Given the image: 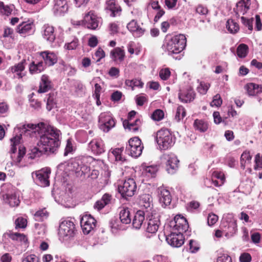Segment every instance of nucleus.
I'll use <instances>...</instances> for the list:
<instances>
[{
    "label": "nucleus",
    "instance_id": "f257e3e1",
    "mask_svg": "<svg viewBox=\"0 0 262 262\" xmlns=\"http://www.w3.org/2000/svg\"><path fill=\"white\" fill-rule=\"evenodd\" d=\"M20 135H31L38 133L39 139L37 146L43 147L48 152L54 153L60 145L61 133L54 126L47 125L43 122L38 124H22L17 127Z\"/></svg>",
    "mask_w": 262,
    "mask_h": 262
},
{
    "label": "nucleus",
    "instance_id": "f03ea898",
    "mask_svg": "<svg viewBox=\"0 0 262 262\" xmlns=\"http://www.w3.org/2000/svg\"><path fill=\"white\" fill-rule=\"evenodd\" d=\"M155 140L161 150H167L171 147L176 141V137L167 128H162L156 133Z\"/></svg>",
    "mask_w": 262,
    "mask_h": 262
},
{
    "label": "nucleus",
    "instance_id": "7ed1b4c3",
    "mask_svg": "<svg viewBox=\"0 0 262 262\" xmlns=\"http://www.w3.org/2000/svg\"><path fill=\"white\" fill-rule=\"evenodd\" d=\"M186 38L183 34H179L166 40V50L169 55L178 54L185 48Z\"/></svg>",
    "mask_w": 262,
    "mask_h": 262
},
{
    "label": "nucleus",
    "instance_id": "20e7f679",
    "mask_svg": "<svg viewBox=\"0 0 262 262\" xmlns=\"http://www.w3.org/2000/svg\"><path fill=\"white\" fill-rule=\"evenodd\" d=\"M21 124L17 126L16 128H15V132H18L19 133V135H16L13 138L11 139V152L12 153V155H11V159L12 160L13 163L17 165L19 163V162L21 161L22 158H23L24 156L25 155L26 153L25 149H19V152L17 154V156L15 155V152L16 151V145L19 143L20 140V136L22 135H20L21 133L20 131L17 129V127H19Z\"/></svg>",
    "mask_w": 262,
    "mask_h": 262
},
{
    "label": "nucleus",
    "instance_id": "39448f33",
    "mask_svg": "<svg viewBox=\"0 0 262 262\" xmlns=\"http://www.w3.org/2000/svg\"><path fill=\"white\" fill-rule=\"evenodd\" d=\"M137 185L133 179L129 178L124 181L122 185L118 186V189L121 196L127 199L135 194L136 191Z\"/></svg>",
    "mask_w": 262,
    "mask_h": 262
},
{
    "label": "nucleus",
    "instance_id": "423d86ee",
    "mask_svg": "<svg viewBox=\"0 0 262 262\" xmlns=\"http://www.w3.org/2000/svg\"><path fill=\"white\" fill-rule=\"evenodd\" d=\"M143 149V146L142 145L141 140L136 137L129 140L126 151L130 156L137 158L141 155Z\"/></svg>",
    "mask_w": 262,
    "mask_h": 262
},
{
    "label": "nucleus",
    "instance_id": "0eeeda50",
    "mask_svg": "<svg viewBox=\"0 0 262 262\" xmlns=\"http://www.w3.org/2000/svg\"><path fill=\"white\" fill-rule=\"evenodd\" d=\"M99 128L104 132H108L115 125V122L110 112L100 114L99 117Z\"/></svg>",
    "mask_w": 262,
    "mask_h": 262
},
{
    "label": "nucleus",
    "instance_id": "6e6552de",
    "mask_svg": "<svg viewBox=\"0 0 262 262\" xmlns=\"http://www.w3.org/2000/svg\"><path fill=\"white\" fill-rule=\"evenodd\" d=\"M75 229V225L73 222L63 221L60 224L58 234L60 237L68 239L74 236Z\"/></svg>",
    "mask_w": 262,
    "mask_h": 262
},
{
    "label": "nucleus",
    "instance_id": "1a4fd4ad",
    "mask_svg": "<svg viewBox=\"0 0 262 262\" xmlns=\"http://www.w3.org/2000/svg\"><path fill=\"white\" fill-rule=\"evenodd\" d=\"M51 170L49 168L42 169L40 170L32 173V177H36V181L37 184L41 187L48 186L50 185L49 180Z\"/></svg>",
    "mask_w": 262,
    "mask_h": 262
},
{
    "label": "nucleus",
    "instance_id": "9d476101",
    "mask_svg": "<svg viewBox=\"0 0 262 262\" xmlns=\"http://www.w3.org/2000/svg\"><path fill=\"white\" fill-rule=\"evenodd\" d=\"M146 221H147L146 232L151 234H155L157 232L160 225V220L158 215L153 213L147 214Z\"/></svg>",
    "mask_w": 262,
    "mask_h": 262
},
{
    "label": "nucleus",
    "instance_id": "9b49d317",
    "mask_svg": "<svg viewBox=\"0 0 262 262\" xmlns=\"http://www.w3.org/2000/svg\"><path fill=\"white\" fill-rule=\"evenodd\" d=\"M222 225L225 228V231H226V235L232 236L236 233V222L232 214H228L226 218H224Z\"/></svg>",
    "mask_w": 262,
    "mask_h": 262
},
{
    "label": "nucleus",
    "instance_id": "f8f14e48",
    "mask_svg": "<svg viewBox=\"0 0 262 262\" xmlns=\"http://www.w3.org/2000/svg\"><path fill=\"white\" fill-rule=\"evenodd\" d=\"M84 25L88 28L96 30L100 24V18L92 11L89 12L84 17Z\"/></svg>",
    "mask_w": 262,
    "mask_h": 262
},
{
    "label": "nucleus",
    "instance_id": "ddd939ff",
    "mask_svg": "<svg viewBox=\"0 0 262 262\" xmlns=\"http://www.w3.org/2000/svg\"><path fill=\"white\" fill-rule=\"evenodd\" d=\"M96 221L91 215L83 216L80 221V225L84 234H89L96 227Z\"/></svg>",
    "mask_w": 262,
    "mask_h": 262
},
{
    "label": "nucleus",
    "instance_id": "4468645a",
    "mask_svg": "<svg viewBox=\"0 0 262 262\" xmlns=\"http://www.w3.org/2000/svg\"><path fill=\"white\" fill-rule=\"evenodd\" d=\"M167 243L173 247H181L184 243V237L181 233L172 232L166 237Z\"/></svg>",
    "mask_w": 262,
    "mask_h": 262
},
{
    "label": "nucleus",
    "instance_id": "2eb2a0df",
    "mask_svg": "<svg viewBox=\"0 0 262 262\" xmlns=\"http://www.w3.org/2000/svg\"><path fill=\"white\" fill-rule=\"evenodd\" d=\"M173 226V230L177 231V232L181 233L185 232L188 228V224L187 220L183 216L180 215H176L174 218L173 223H171Z\"/></svg>",
    "mask_w": 262,
    "mask_h": 262
},
{
    "label": "nucleus",
    "instance_id": "dca6fc26",
    "mask_svg": "<svg viewBox=\"0 0 262 262\" xmlns=\"http://www.w3.org/2000/svg\"><path fill=\"white\" fill-rule=\"evenodd\" d=\"M141 207L144 208L147 214L153 213L152 198L149 194H143L140 196L139 202Z\"/></svg>",
    "mask_w": 262,
    "mask_h": 262
},
{
    "label": "nucleus",
    "instance_id": "f3484780",
    "mask_svg": "<svg viewBox=\"0 0 262 262\" xmlns=\"http://www.w3.org/2000/svg\"><path fill=\"white\" fill-rule=\"evenodd\" d=\"M166 169L168 173L173 174L176 171L178 167V163L179 162L177 157L173 154L168 155L165 156Z\"/></svg>",
    "mask_w": 262,
    "mask_h": 262
},
{
    "label": "nucleus",
    "instance_id": "a211bd4d",
    "mask_svg": "<svg viewBox=\"0 0 262 262\" xmlns=\"http://www.w3.org/2000/svg\"><path fill=\"white\" fill-rule=\"evenodd\" d=\"M42 37L49 43H53L56 38L55 28L49 24H46L42 27Z\"/></svg>",
    "mask_w": 262,
    "mask_h": 262
},
{
    "label": "nucleus",
    "instance_id": "6ab92c4d",
    "mask_svg": "<svg viewBox=\"0 0 262 262\" xmlns=\"http://www.w3.org/2000/svg\"><path fill=\"white\" fill-rule=\"evenodd\" d=\"M251 2L250 0H241L236 3L233 11L237 17L245 15L249 10Z\"/></svg>",
    "mask_w": 262,
    "mask_h": 262
},
{
    "label": "nucleus",
    "instance_id": "aec40b11",
    "mask_svg": "<svg viewBox=\"0 0 262 262\" xmlns=\"http://www.w3.org/2000/svg\"><path fill=\"white\" fill-rule=\"evenodd\" d=\"M68 9L67 0H54L53 11L56 15H61L66 13Z\"/></svg>",
    "mask_w": 262,
    "mask_h": 262
},
{
    "label": "nucleus",
    "instance_id": "412c9836",
    "mask_svg": "<svg viewBox=\"0 0 262 262\" xmlns=\"http://www.w3.org/2000/svg\"><path fill=\"white\" fill-rule=\"evenodd\" d=\"M89 148L95 155H100L104 151V143L101 139H94L89 144Z\"/></svg>",
    "mask_w": 262,
    "mask_h": 262
},
{
    "label": "nucleus",
    "instance_id": "4be33fe9",
    "mask_svg": "<svg viewBox=\"0 0 262 262\" xmlns=\"http://www.w3.org/2000/svg\"><path fill=\"white\" fill-rule=\"evenodd\" d=\"M26 60H23L21 62L12 66L8 70L9 73H12L15 74L14 77L17 78H22L24 76L25 74L23 72L25 69Z\"/></svg>",
    "mask_w": 262,
    "mask_h": 262
},
{
    "label": "nucleus",
    "instance_id": "5701e85b",
    "mask_svg": "<svg viewBox=\"0 0 262 262\" xmlns=\"http://www.w3.org/2000/svg\"><path fill=\"white\" fill-rule=\"evenodd\" d=\"M195 94L191 88L184 91H180L179 98L182 102L187 103L192 101L195 98Z\"/></svg>",
    "mask_w": 262,
    "mask_h": 262
},
{
    "label": "nucleus",
    "instance_id": "b1692460",
    "mask_svg": "<svg viewBox=\"0 0 262 262\" xmlns=\"http://www.w3.org/2000/svg\"><path fill=\"white\" fill-rule=\"evenodd\" d=\"M40 55L45 61V66H52L57 61V56L53 52L46 51L41 52Z\"/></svg>",
    "mask_w": 262,
    "mask_h": 262
},
{
    "label": "nucleus",
    "instance_id": "393cba45",
    "mask_svg": "<svg viewBox=\"0 0 262 262\" xmlns=\"http://www.w3.org/2000/svg\"><path fill=\"white\" fill-rule=\"evenodd\" d=\"M146 217V213L144 210H138L136 213L133 220V226L136 229H139Z\"/></svg>",
    "mask_w": 262,
    "mask_h": 262
},
{
    "label": "nucleus",
    "instance_id": "a878e982",
    "mask_svg": "<svg viewBox=\"0 0 262 262\" xmlns=\"http://www.w3.org/2000/svg\"><path fill=\"white\" fill-rule=\"evenodd\" d=\"M11 238V239L15 240H22L25 238V236L23 234L18 233H13L10 231L5 233L3 236V242L4 245V247L6 249L8 248V238Z\"/></svg>",
    "mask_w": 262,
    "mask_h": 262
},
{
    "label": "nucleus",
    "instance_id": "bb28decb",
    "mask_svg": "<svg viewBox=\"0 0 262 262\" xmlns=\"http://www.w3.org/2000/svg\"><path fill=\"white\" fill-rule=\"evenodd\" d=\"M123 125L125 129H128L133 133H136L140 128L141 121L140 119H136L135 121H124Z\"/></svg>",
    "mask_w": 262,
    "mask_h": 262
},
{
    "label": "nucleus",
    "instance_id": "cd10ccee",
    "mask_svg": "<svg viewBox=\"0 0 262 262\" xmlns=\"http://www.w3.org/2000/svg\"><path fill=\"white\" fill-rule=\"evenodd\" d=\"M4 200L5 203L10 207H17L20 203L18 196L15 193H9L4 196Z\"/></svg>",
    "mask_w": 262,
    "mask_h": 262
},
{
    "label": "nucleus",
    "instance_id": "c85d7f7f",
    "mask_svg": "<svg viewBox=\"0 0 262 262\" xmlns=\"http://www.w3.org/2000/svg\"><path fill=\"white\" fill-rule=\"evenodd\" d=\"M106 8L111 12L110 14L111 16L115 17L120 15L121 9L119 6L116 4L115 0L107 1Z\"/></svg>",
    "mask_w": 262,
    "mask_h": 262
},
{
    "label": "nucleus",
    "instance_id": "c756f323",
    "mask_svg": "<svg viewBox=\"0 0 262 262\" xmlns=\"http://www.w3.org/2000/svg\"><path fill=\"white\" fill-rule=\"evenodd\" d=\"M128 30L136 37H140L143 34L144 30L140 28L135 20H131L127 25Z\"/></svg>",
    "mask_w": 262,
    "mask_h": 262
},
{
    "label": "nucleus",
    "instance_id": "7c9ffc66",
    "mask_svg": "<svg viewBox=\"0 0 262 262\" xmlns=\"http://www.w3.org/2000/svg\"><path fill=\"white\" fill-rule=\"evenodd\" d=\"M45 69V64L42 61H33L29 65V72L31 74L41 72Z\"/></svg>",
    "mask_w": 262,
    "mask_h": 262
},
{
    "label": "nucleus",
    "instance_id": "2f4dec72",
    "mask_svg": "<svg viewBox=\"0 0 262 262\" xmlns=\"http://www.w3.org/2000/svg\"><path fill=\"white\" fill-rule=\"evenodd\" d=\"M159 201L164 207L170 205L171 202V196L170 192L165 189H162L160 191Z\"/></svg>",
    "mask_w": 262,
    "mask_h": 262
},
{
    "label": "nucleus",
    "instance_id": "473e14b6",
    "mask_svg": "<svg viewBox=\"0 0 262 262\" xmlns=\"http://www.w3.org/2000/svg\"><path fill=\"white\" fill-rule=\"evenodd\" d=\"M111 58L115 61H122L125 57V52L122 49L117 47L111 51Z\"/></svg>",
    "mask_w": 262,
    "mask_h": 262
},
{
    "label": "nucleus",
    "instance_id": "72a5a7b5",
    "mask_svg": "<svg viewBox=\"0 0 262 262\" xmlns=\"http://www.w3.org/2000/svg\"><path fill=\"white\" fill-rule=\"evenodd\" d=\"M32 22H23L17 28V32L21 34L31 33L33 32Z\"/></svg>",
    "mask_w": 262,
    "mask_h": 262
},
{
    "label": "nucleus",
    "instance_id": "f704fd0d",
    "mask_svg": "<svg viewBox=\"0 0 262 262\" xmlns=\"http://www.w3.org/2000/svg\"><path fill=\"white\" fill-rule=\"evenodd\" d=\"M51 88V85L49 77L46 75L42 76L38 92L39 93H45Z\"/></svg>",
    "mask_w": 262,
    "mask_h": 262
},
{
    "label": "nucleus",
    "instance_id": "c9c22d12",
    "mask_svg": "<svg viewBox=\"0 0 262 262\" xmlns=\"http://www.w3.org/2000/svg\"><path fill=\"white\" fill-rule=\"evenodd\" d=\"M111 199L112 196L108 193H105L102 196L101 200L96 202L94 207L98 210H100L108 204L111 202Z\"/></svg>",
    "mask_w": 262,
    "mask_h": 262
},
{
    "label": "nucleus",
    "instance_id": "e433bc0d",
    "mask_svg": "<svg viewBox=\"0 0 262 262\" xmlns=\"http://www.w3.org/2000/svg\"><path fill=\"white\" fill-rule=\"evenodd\" d=\"M47 152L48 151L43 147L37 146L31 149L29 153V158L31 159H34L40 157L42 155Z\"/></svg>",
    "mask_w": 262,
    "mask_h": 262
},
{
    "label": "nucleus",
    "instance_id": "4c0bfd02",
    "mask_svg": "<svg viewBox=\"0 0 262 262\" xmlns=\"http://www.w3.org/2000/svg\"><path fill=\"white\" fill-rule=\"evenodd\" d=\"M120 219L122 223L127 224L131 222L130 212L128 208H123L120 211Z\"/></svg>",
    "mask_w": 262,
    "mask_h": 262
},
{
    "label": "nucleus",
    "instance_id": "58836bf2",
    "mask_svg": "<svg viewBox=\"0 0 262 262\" xmlns=\"http://www.w3.org/2000/svg\"><path fill=\"white\" fill-rule=\"evenodd\" d=\"M193 126L195 130L203 133L208 129V123L203 120L196 119L194 122Z\"/></svg>",
    "mask_w": 262,
    "mask_h": 262
},
{
    "label": "nucleus",
    "instance_id": "ea45409f",
    "mask_svg": "<svg viewBox=\"0 0 262 262\" xmlns=\"http://www.w3.org/2000/svg\"><path fill=\"white\" fill-rule=\"evenodd\" d=\"M248 46L244 43L240 44L237 48L236 54L239 58H245L248 54Z\"/></svg>",
    "mask_w": 262,
    "mask_h": 262
},
{
    "label": "nucleus",
    "instance_id": "a19ab883",
    "mask_svg": "<svg viewBox=\"0 0 262 262\" xmlns=\"http://www.w3.org/2000/svg\"><path fill=\"white\" fill-rule=\"evenodd\" d=\"M246 89L248 95L250 96H255L260 92L258 85L253 83L247 84Z\"/></svg>",
    "mask_w": 262,
    "mask_h": 262
},
{
    "label": "nucleus",
    "instance_id": "79ce46f5",
    "mask_svg": "<svg viewBox=\"0 0 262 262\" xmlns=\"http://www.w3.org/2000/svg\"><path fill=\"white\" fill-rule=\"evenodd\" d=\"M35 221L37 222L43 221L48 216V213L45 208L40 209L36 211L34 214Z\"/></svg>",
    "mask_w": 262,
    "mask_h": 262
},
{
    "label": "nucleus",
    "instance_id": "37998d69",
    "mask_svg": "<svg viewBox=\"0 0 262 262\" xmlns=\"http://www.w3.org/2000/svg\"><path fill=\"white\" fill-rule=\"evenodd\" d=\"M252 156L250 155V151H244L241 157V167L242 169L245 168L246 163H250Z\"/></svg>",
    "mask_w": 262,
    "mask_h": 262
},
{
    "label": "nucleus",
    "instance_id": "c03bdc74",
    "mask_svg": "<svg viewBox=\"0 0 262 262\" xmlns=\"http://www.w3.org/2000/svg\"><path fill=\"white\" fill-rule=\"evenodd\" d=\"M226 28L231 33H236L239 29L238 25L232 19L228 20Z\"/></svg>",
    "mask_w": 262,
    "mask_h": 262
},
{
    "label": "nucleus",
    "instance_id": "a18cd8bd",
    "mask_svg": "<svg viewBox=\"0 0 262 262\" xmlns=\"http://www.w3.org/2000/svg\"><path fill=\"white\" fill-rule=\"evenodd\" d=\"M55 105V95L54 93H50L47 99V108L48 111H51Z\"/></svg>",
    "mask_w": 262,
    "mask_h": 262
},
{
    "label": "nucleus",
    "instance_id": "49530a36",
    "mask_svg": "<svg viewBox=\"0 0 262 262\" xmlns=\"http://www.w3.org/2000/svg\"><path fill=\"white\" fill-rule=\"evenodd\" d=\"M210 86V85L209 83L200 81L199 85L197 87V91L200 94L205 95L207 92Z\"/></svg>",
    "mask_w": 262,
    "mask_h": 262
},
{
    "label": "nucleus",
    "instance_id": "de8ad7c7",
    "mask_svg": "<svg viewBox=\"0 0 262 262\" xmlns=\"http://www.w3.org/2000/svg\"><path fill=\"white\" fill-rule=\"evenodd\" d=\"M158 170V168L157 166L151 165L146 167L144 172L146 173L147 177L154 178L156 176Z\"/></svg>",
    "mask_w": 262,
    "mask_h": 262
},
{
    "label": "nucleus",
    "instance_id": "09e8293b",
    "mask_svg": "<svg viewBox=\"0 0 262 262\" xmlns=\"http://www.w3.org/2000/svg\"><path fill=\"white\" fill-rule=\"evenodd\" d=\"M123 149L122 148H118L114 149L112 153L115 157L116 161L123 162L125 161V159L122 157V152Z\"/></svg>",
    "mask_w": 262,
    "mask_h": 262
},
{
    "label": "nucleus",
    "instance_id": "8fccbe9b",
    "mask_svg": "<svg viewBox=\"0 0 262 262\" xmlns=\"http://www.w3.org/2000/svg\"><path fill=\"white\" fill-rule=\"evenodd\" d=\"M186 116V111L184 107L181 105L179 106L177 108L175 118L177 121H180Z\"/></svg>",
    "mask_w": 262,
    "mask_h": 262
},
{
    "label": "nucleus",
    "instance_id": "3c124183",
    "mask_svg": "<svg viewBox=\"0 0 262 262\" xmlns=\"http://www.w3.org/2000/svg\"><path fill=\"white\" fill-rule=\"evenodd\" d=\"M241 22L244 26L247 27L248 29L251 31L253 30V18H248L246 17L242 16L241 17Z\"/></svg>",
    "mask_w": 262,
    "mask_h": 262
},
{
    "label": "nucleus",
    "instance_id": "603ef678",
    "mask_svg": "<svg viewBox=\"0 0 262 262\" xmlns=\"http://www.w3.org/2000/svg\"><path fill=\"white\" fill-rule=\"evenodd\" d=\"M164 116V113L163 111L160 109L155 110L151 115V118L157 121L161 120Z\"/></svg>",
    "mask_w": 262,
    "mask_h": 262
},
{
    "label": "nucleus",
    "instance_id": "864d4df0",
    "mask_svg": "<svg viewBox=\"0 0 262 262\" xmlns=\"http://www.w3.org/2000/svg\"><path fill=\"white\" fill-rule=\"evenodd\" d=\"M125 83L127 85L132 87L137 86L142 88L143 85V83L139 79H135L133 80H126L125 81Z\"/></svg>",
    "mask_w": 262,
    "mask_h": 262
},
{
    "label": "nucleus",
    "instance_id": "5fc2aeb1",
    "mask_svg": "<svg viewBox=\"0 0 262 262\" xmlns=\"http://www.w3.org/2000/svg\"><path fill=\"white\" fill-rule=\"evenodd\" d=\"M255 165L254 169L255 170L262 169V156L259 153L256 155L254 159Z\"/></svg>",
    "mask_w": 262,
    "mask_h": 262
},
{
    "label": "nucleus",
    "instance_id": "6e6d98bb",
    "mask_svg": "<svg viewBox=\"0 0 262 262\" xmlns=\"http://www.w3.org/2000/svg\"><path fill=\"white\" fill-rule=\"evenodd\" d=\"M16 228H24L26 227L27 220L23 217H18L15 222Z\"/></svg>",
    "mask_w": 262,
    "mask_h": 262
},
{
    "label": "nucleus",
    "instance_id": "4d7b16f0",
    "mask_svg": "<svg viewBox=\"0 0 262 262\" xmlns=\"http://www.w3.org/2000/svg\"><path fill=\"white\" fill-rule=\"evenodd\" d=\"M78 39L75 38L71 42L66 43L64 47L69 50H74L78 46Z\"/></svg>",
    "mask_w": 262,
    "mask_h": 262
},
{
    "label": "nucleus",
    "instance_id": "13d9d810",
    "mask_svg": "<svg viewBox=\"0 0 262 262\" xmlns=\"http://www.w3.org/2000/svg\"><path fill=\"white\" fill-rule=\"evenodd\" d=\"M222 103V100L220 94H216L213 97V100L210 103L211 106L218 107Z\"/></svg>",
    "mask_w": 262,
    "mask_h": 262
},
{
    "label": "nucleus",
    "instance_id": "bf43d9fd",
    "mask_svg": "<svg viewBox=\"0 0 262 262\" xmlns=\"http://www.w3.org/2000/svg\"><path fill=\"white\" fill-rule=\"evenodd\" d=\"M73 151V146L71 140L69 139L67 140V144L64 149V156H67L68 154L72 153Z\"/></svg>",
    "mask_w": 262,
    "mask_h": 262
},
{
    "label": "nucleus",
    "instance_id": "052dcab7",
    "mask_svg": "<svg viewBox=\"0 0 262 262\" xmlns=\"http://www.w3.org/2000/svg\"><path fill=\"white\" fill-rule=\"evenodd\" d=\"M170 75V72L167 68L162 69L159 73V76L160 78L163 80H167Z\"/></svg>",
    "mask_w": 262,
    "mask_h": 262
},
{
    "label": "nucleus",
    "instance_id": "680f3d73",
    "mask_svg": "<svg viewBox=\"0 0 262 262\" xmlns=\"http://www.w3.org/2000/svg\"><path fill=\"white\" fill-rule=\"evenodd\" d=\"M207 220L208 225L211 226L217 221L218 216L214 213H210L208 214Z\"/></svg>",
    "mask_w": 262,
    "mask_h": 262
},
{
    "label": "nucleus",
    "instance_id": "e2e57ef3",
    "mask_svg": "<svg viewBox=\"0 0 262 262\" xmlns=\"http://www.w3.org/2000/svg\"><path fill=\"white\" fill-rule=\"evenodd\" d=\"M216 262H232L231 257L227 254H222L216 259Z\"/></svg>",
    "mask_w": 262,
    "mask_h": 262
},
{
    "label": "nucleus",
    "instance_id": "0e129e2a",
    "mask_svg": "<svg viewBox=\"0 0 262 262\" xmlns=\"http://www.w3.org/2000/svg\"><path fill=\"white\" fill-rule=\"evenodd\" d=\"M189 250L191 253H195L198 251L199 247L195 241L191 239L189 242Z\"/></svg>",
    "mask_w": 262,
    "mask_h": 262
},
{
    "label": "nucleus",
    "instance_id": "69168bd1",
    "mask_svg": "<svg viewBox=\"0 0 262 262\" xmlns=\"http://www.w3.org/2000/svg\"><path fill=\"white\" fill-rule=\"evenodd\" d=\"M22 262H39V259L36 255L30 254L25 257Z\"/></svg>",
    "mask_w": 262,
    "mask_h": 262
},
{
    "label": "nucleus",
    "instance_id": "338daca9",
    "mask_svg": "<svg viewBox=\"0 0 262 262\" xmlns=\"http://www.w3.org/2000/svg\"><path fill=\"white\" fill-rule=\"evenodd\" d=\"M251 259V256L248 253H243L239 256L240 262H250Z\"/></svg>",
    "mask_w": 262,
    "mask_h": 262
},
{
    "label": "nucleus",
    "instance_id": "774afa93",
    "mask_svg": "<svg viewBox=\"0 0 262 262\" xmlns=\"http://www.w3.org/2000/svg\"><path fill=\"white\" fill-rule=\"evenodd\" d=\"M119 69L116 67H112L110 69L108 73L111 77L117 78L119 76Z\"/></svg>",
    "mask_w": 262,
    "mask_h": 262
}]
</instances>
